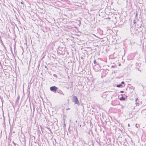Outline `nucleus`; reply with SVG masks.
<instances>
[{
  "instance_id": "4468645a",
  "label": "nucleus",
  "mask_w": 146,
  "mask_h": 146,
  "mask_svg": "<svg viewBox=\"0 0 146 146\" xmlns=\"http://www.w3.org/2000/svg\"><path fill=\"white\" fill-rule=\"evenodd\" d=\"M121 85H122L123 84H124V86H125V82L124 81H122L121 82Z\"/></svg>"
},
{
  "instance_id": "6e6552de",
  "label": "nucleus",
  "mask_w": 146,
  "mask_h": 146,
  "mask_svg": "<svg viewBox=\"0 0 146 146\" xmlns=\"http://www.w3.org/2000/svg\"><path fill=\"white\" fill-rule=\"evenodd\" d=\"M138 27H137V28L139 29L141 28H142V27H143L142 29H143V28H144V26H142V25L141 24H138L137 25Z\"/></svg>"
},
{
  "instance_id": "f8f14e48",
  "label": "nucleus",
  "mask_w": 146,
  "mask_h": 146,
  "mask_svg": "<svg viewBox=\"0 0 146 146\" xmlns=\"http://www.w3.org/2000/svg\"><path fill=\"white\" fill-rule=\"evenodd\" d=\"M94 63L95 64H97L98 65H99V64L98 63L96 62V60H94Z\"/></svg>"
},
{
  "instance_id": "4be33fe9",
  "label": "nucleus",
  "mask_w": 146,
  "mask_h": 146,
  "mask_svg": "<svg viewBox=\"0 0 146 146\" xmlns=\"http://www.w3.org/2000/svg\"><path fill=\"white\" fill-rule=\"evenodd\" d=\"M128 127H130V124H128Z\"/></svg>"
},
{
  "instance_id": "a878e982",
  "label": "nucleus",
  "mask_w": 146,
  "mask_h": 146,
  "mask_svg": "<svg viewBox=\"0 0 146 146\" xmlns=\"http://www.w3.org/2000/svg\"><path fill=\"white\" fill-rule=\"evenodd\" d=\"M80 127H81V125H80Z\"/></svg>"
},
{
  "instance_id": "412c9836",
  "label": "nucleus",
  "mask_w": 146,
  "mask_h": 146,
  "mask_svg": "<svg viewBox=\"0 0 146 146\" xmlns=\"http://www.w3.org/2000/svg\"><path fill=\"white\" fill-rule=\"evenodd\" d=\"M21 4H23V2H21Z\"/></svg>"
},
{
  "instance_id": "f03ea898",
  "label": "nucleus",
  "mask_w": 146,
  "mask_h": 146,
  "mask_svg": "<svg viewBox=\"0 0 146 146\" xmlns=\"http://www.w3.org/2000/svg\"><path fill=\"white\" fill-rule=\"evenodd\" d=\"M66 49L65 48L59 47L58 50V52L60 54L64 55L65 54Z\"/></svg>"
},
{
  "instance_id": "20e7f679",
  "label": "nucleus",
  "mask_w": 146,
  "mask_h": 146,
  "mask_svg": "<svg viewBox=\"0 0 146 146\" xmlns=\"http://www.w3.org/2000/svg\"><path fill=\"white\" fill-rule=\"evenodd\" d=\"M50 90L54 92H55L58 90V88L55 86H52L50 87Z\"/></svg>"
},
{
  "instance_id": "bb28decb",
  "label": "nucleus",
  "mask_w": 146,
  "mask_h": 146,
  "mask_svg": "<svg viewBox=\"0 0 146 146\" xmlns=\"http://www.w3.org/2000/svg\"><path fill=\"white\" fill-rule=\"evenodd\" d=\"M49 129H50V131H51V130H50V129L49 128Z\"/></svg>"
},
{
  "instance_id": "ddd939ff",
  "label": "nucleus",
  "mask_w": 146,
  "mask_h": 146,
  "mask_svg": "<svg viewBox=\"0 0 146 146\" xmlns=\"http://www.w3.org/2000/svg\"><path fill=\"white\" fill-rule=\"evenodd\" d=\"M19 98L20 97H19V96L17 97V100H16V101H17V102L18 101H19Z\"/></svg>"
},
{
  "instance_id": "423d86ee",
  "label": "nucleus",
  "mask_w": 146,
  "mask_h": 146,
  "mask_svg": "<svg viewBox=\"0 0 146 146\" xmlns=\"http://www.w3.org/2000/svg\"><path fill=\"white\" fill-rule=\"evenodd\" d=\"M57 92L58 93H59L61 95H62L63 96L64 95V94L63 93L62 91L60 90H57Z\"/></svg>"
},
{
  "instance_id": "b1692460",
  "label": "nucleus",
  "mask_w": 146,
  "mask_h": 146,
  "mask_svg": "<svg viewBox=\"0 0 146 146\" xmlns=\"http://www.w3.org/2000/svg\"><path fill=\"white\" fill-rule=\"evenodd\" d=\"M133 89L134 90V88H135V87H133Z\"/></svg>"
},
{
  "instance_id": "39448f33",
  "label": "nucleus",
  "mask_w": 146,
  "mask_h": 146,
  "mask_svg": "<svg viewBox=\"0 0 146 146\" xmlns=\"http://www.w3.org/2000/svg\"><path fill=\"white\" fill-rule=\"evenodd\" d=\"M139 65V64L137 63H136V66L135 67V70H136V71L138 70L140 72H141V70H140L139 68H138V66Z\"/></svg>"
},
{
  "instance_id": "aec40b11",
  "label": "nucleus",
  "mask_w": 146,
  "mask_h": 146,
  "mask_svg": "<svg viewBox=\"0 0 146 146\" xmlns=\"http://www.w3.org/2000/svg\"><path fill=\"white\" fill-rule=\"evenodd\" d=\"M13 143L14 144V145H16V144L14 142H13Z\"/></svg>"
},
{
  "instance_id": "f3484780",
  "label": "nucleus",
  "mask_w": 146,
  "mask_h": 146,
  "mask_svg": "<svg viewBox=\"0 0 146 146\" xmlns=\"http://www.w3.org/2000/svg\"><path fill=\"white\" fill-rule=\"evenodd\" d=\"M44 67L45 68H46L47 70H48V68L47 67V66L46 65H45L44 66Z\"/></svg>"
},
{
  "instance_id": "5701e85b",
  "label": "nucleus",
  "mask_w": 146,
  "mask_h": 146,
  "mask_svg": "<svg viewBox=\"0 0 146 146\" xmlns=\"http://www.w3.org/2000/svg\"><path fill=\"white\" fill-rule=\"evenodd\" d=\"M137 13H136V14L135 16H137Z\"/></svg>"
},
{
  "instance_id": "393cba45",
  "label": "nucleus",
  "mask_w": 146,
  "mask_h": 146,
  "mask_svg": "<svg viewBox=\"0 0 146 146\" xmlns=\"http://www.w3.org/2000/svg\"><path fill=\"white\" fill-rule=\"evenodd\" d=\"M3 45L4 46V47H5V45L3 44Z\"/></svg>"
},
{
  "instance_id": "9d476101",
  "label": "nucleus",
  "mask_w": 146,
  "mask_h": 146,
  "mask_svg": "<svg viewBox=\"0 0 146 146\" xmlns=\"http://www.w3.org/2000/svg\"><path fill=\"white\" fill-rule=\"evenodd\" d=\"M138 98H136L135 100V104L137 106H138L139 105V103H138Z\"/></svg>"
},
{
  "instance_id": "dca6fc26",
  "label": "nucleus",
  "mask_w": 146,
  "mask_h": 146,
  "mask_svg": "<svg viewBox=\"0 0 146 146\" xmlns=\"http://www.w3.org/2000/svg\"><path fill=\"white\" fill-rule=\"evenodd\" d=\"M139 124H137L135 125V127L138 128H139Z\"/></svg>"
},
{
  "instance_id": "9b49d317",
  "label": "nucleus",
  "mask_w": 146,
  "mask_h": 146,
  "mask_svg": "<svg viewBox=\"0 0 146 146\" xmlns=\"http://www.w3.org/2000/svg\"><path fill=\"white\" fill-rule=\"evenodd\" d=\"M119 100L121 101L125 100V98H124L123 96H122L119 98Z\"/></svg>"
},
{
  "instance_id": "6ab92c4d",
  "label": "nucleus",
  "mask_w": 146,
  "mask_h": 146,
  "mask_svg": "<svg viewBox=\"0 0 146 146\" xmlns=\"http://www.w3.org/2000/svg\"><path fill=\"white\" fill-rule=\"evenodd\" d=\"M54 120L55 121V122L57 121V119H55Z\"/></svg>"
},
{
  "instance_id": "2eb2a0df",
  "label": "nucleus",
  "mask_w": 146,
  "mask_h": 146,
  "mask_svg": "<svg viewBox=\"0 0 146 146\" xmlns=\"http://www.w3.org/2000/svg\"><path fill=\"white\" fill-rule=\"evenodd\" d=\"M53 76L55 77H56V78H57L58 77H57V76L56 74H54L53 75Z\"/></svg>"
},
{
  "instance_id": "1a4fd4ad",
  "label": "nucleus",
  "mask_w": 146,
  "mask_h": 146,
  "mask_svg": "<svg viewBox=\"0 0 146 146\" xmlns=\"http://www.w3.org/2000/svg\"><path fill=\"white\" fill-rule=\"evenodd\" d=\"M116 86L118 88H123L124 87V86H123L122 85H121V84H119L117 85Z\"/></svg>"
},
{
  "instance_id": "0eeeda50",
  "label": "nucleus",
  "mask_w": 146,
  "mask_h": 146,
  "mask_svg": "<svg viewBox=\"0 0 146 146\" xmlns=\"http://www.w3.org/2000/svg\"><path fill=\"white\" fill-rule=\"evenodd\" d=\"M138 86L140 87V89L141 90H143V85L141 84H139Z\"/></svg>"
},
{
  "instance_id": "7ed1b4c3",
  "label": "nucleus",
  "mask_w": 146,
  "mask_h": 146,
  "mask_svg": "<svg viewBox=\"0 0 146 146\" xmlns=\"http://www.w3.org/2000/svg\"><path fill=\"white\" fill-rule=\"evenodd\" d=\"M72 102H74V104H75L79 105V102L78 100L77 97L76 96H74L72 98Z\"/></svg>"
},
{
  "instance_id": "f257e3e1",
  "label": "nucleus",
  "mask_w": 146,
  "mask_h": 146,
  "mask_svg": "<svg viewBox=\"0 0 146 146\" xmlns=\"http://www.w3.org/2000/svg\"><path fill=\"white\" fill-rule=\"evenodd\" d=\"M130 31L131 34L138 36L141 37L143 36V32L142 30H140L139 32L137 31V29H135L134 27H131L130 29Z\"/></svg>"
},
{
  "instance_id": "a211bd4d",
  "label": "nucleus",
  "mask_w": 146,
  "mask_h": 146,
  "mask_svg": "<svg viewBox=\"0 0 146 146\" xmlns=\"http://www.w3.org/2000/svg\"><path fill=\"white\" fill-rule=\"evenodd\" d=\"M124 92V91H120V93H123Z\"/></svg>"
}]
</instances>
